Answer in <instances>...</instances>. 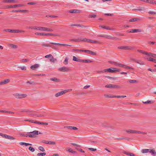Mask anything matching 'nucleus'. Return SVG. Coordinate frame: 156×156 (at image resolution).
<instances>
[{
  "label": "nucleus",
  "mask_w": 156,
  "mask_h": 156,
  "mask_svg": "<svg viewBox=\"0 0 156 156\" xmlns=\"http://www.w3.org/2000/svg\"><path fill=\"white\" fill-rule=\"evenodd\" d=\"M35 34L36 35H41V36H48V35H54L52 34L51 33H39L36 32Z\"/></svg>",
  "instance_id": "8"
},
{
  "label": "nucleus",
  "mask_w": 156,
  "mask_h": 156,
  "mask_svg": "<svg viewBox=\"0 0 156 156\" xmlns=\"http://www.w3.org/2000/svg\"><path fill=\"white\" fill-rule=\"evenodd\" d=\"M100 27L102 28H103V29H106V30H113L112 29L110 28L109 27H108V26L100 25Z\"/></svg>",
  "instance_id": "29"
},
{
  "label": "nucleus",
  "mask_w": 156,
  "mask_h": 156,
  "mask_svg": "<svg viewBox=\"0 0 156 156\" xmlns=\"http://www.w3.org/2000/svg\"><path fill=\"white\" fill-rule=\"evenodd\" d=\"M36 3L34 2H28L27 3V4L28 5H34Z\"/></svg>",
  "instance_id": "61"
},
{
  "label": "nucleus",
  "mask_w": 156,
  "mask_h": 156,
  "mask_svg": "<svg viewBox=\"0 0 156 156\" xmlns=\"http://www.w3.org/2000/svg\"><path fill=\"white\" fill-rule=\"evenodd\" d=\"M28 133H31V134H29V137H30L34 138L36 136V135L38 134V131L35 130L32 132H28Z\"/></svg>",
  "instance_id": "6"
},
{
  "label": "nucleus",
  "mask_w": 156,
  "mask_h": 156,
  "mask_svg": "<svg viewBox=\"0 0 156 156\" xmlns=\"http://www.w3.org/2000/svg\"><path fill=\"white\" fill-rule=\"evenodd\" d=\"M39 149L41 151L44 152L45 151V150L44 149V148L42 147H39Z\"/></svg>",
  "instance_id": "50"
},
{
  "label": "nucleus",
  "mask_w": 156,
  "mask_h": 156,
  "mask_svg": "<svg viewBox=\"0 0 156 156\" xmlns=\"http://www.w3.org/2000/svg\"><path fill=\"white\" fill-rule=\"evenodd\" d=\"M119 64L117 62H114V65L115 66H119Z\"/></svg>",
  "instance_id": "60"
},
{
  "label": "nucleus",
  "mask_w": 156,
  "mask_h": 156,
  "mask_svg": "<svg viewBox=\"0 0 156 156\" xmlns=\"http://www.w3.org/2000/svg\"><path fill=\"white\" fill-rule=\"evenodd\" d=\"M88 149L89 150H90L92 151H95L96 150V149H94V148H88Z\"/></svg>",
  "instance_id": "53"
},
{
  "label": "nucleus",
  "mask_w": 156,
  "mask_h": 156,
  "mask_svg": "<svg viewBox=\"0 0 156 156\" xmlns=\"http://www.w3.org/2000/svg\"><path fill=\"white\" fill-rule=\"evenodd\" d=\"M107 78H109V79H110V78L111 79H112L113 80H116V78H114V77H110V76H108Z\"/></svg>",
  "instance_id": "58"
},
{
  "label": "nucleus",
  "mask_w": 156,
  "mask_h": 156,
  "mask_svg": "<svg viewBox=\"0 0 156 156\" xmlns=\"http://www.w3.org/2000/svg\"><path fill=\"white\" fill-rule=\"evenodd\" d=\"M4 31L11 33H18L20 31L19 30H10V29H7L5 30Z\"/></svg>",
  "instance_id": "11"
},
{
  "label": "nucleus",
  "mask_w": 156,
  "mask_h": 156,
  "mask_svg": "<svg viewBox=\"0 0 156 156\" xmlns=\"http://www.w3.org/2000/svg\"><path fill=\"white\" fill-rule=\"evenodd\" d=\"M96 15L95 14H90L89 17L90 18H95L96 17Z\"/></svg>",
  "instance_id": "46"
},
{
  "label": "nucleus",
  "mask_w": 156,
  "mask_h": 156,
  "mask_svg": "<svg viewBox=\"0 0 156 156\" xmlns=\"http://www.w3.org/2000/svg\"><path fill=\"white\" fill-rule=\"evenodd\" d=\"M2 137L6 139H8L11 140H14L15 139V138L13 136L4 134H3Z\"/></svg>",
  "instance_id": "10"
},
{
  "label": "nucleus",
  "mask_w": 156,
  "mask_h": 156,
  "mask_svg": "<svg viewBox=\"0 0 156 156\" xmlns=\"http://www.w3.org/2000/svg\"><path fill=\"white\" fill-rule=\"evenodd\" d=\"M46 155V153L44 152L43 153H39L37 154V156H43Z\"/></svg>",
  "instance_id": "40"
},
{
  "label": "nucleus",
  "mask_w": 156,
  "mask_h": 156,
  "mask_svg": "<svg viewBox=\"0 0 156 156\" xmlns=\"http://www.w3.org/2000/svg\"><path fill=\"white\" fill-rule=\"evenodd\" d=\"M124 65L120 63L119 66L120 67H123L124 68Z\"/></svg>",
  "instance_id": "62"
},
{
  "label": "nucleus",
  "mask_w": 156,
  "mask_h": 156,
  "mask_svg": "<svg viewBox=\"0 0 156 156\" xmlns=\"http://www.w3.org/2000/svg\"><path fill=\"white\" fill-rule=\"evenodd\" d=\"M73 60L74 61L80 62L81 59H80L78 56H73Z\"/></svg>",
  "instance_id": "19"
},
{
  "label": "nucleus",
  "mask_w": 156,
  "mask_h": 156,
  "mask_svg": "<svg viewBox=\"0 0 156 156\" xmlns=\"http://www.w3.org/2000/svg\"><path fill=\"white\" fill-rule=\"evenodd\" d=\"M9 79H6L0 82V85L4 84L9 83Z\"/></svg>",
  "instance_id": "17"
},
{
  "label": "nucleus",
  "mask_w": 156,
  "mask_h": 156,
  "mask_svg": "<svg viewBox=\"0 0 156 156\" xmlns=\"http://www.w3.org/2000/svg\"><path fill=\"white\" fill-rule=\"evenodd\" d=\"M124 65L120 63L119 66L120 67H123L124 68Z\"/></svg>",
  "instance_id": "63"
},
{
  "label": "nucleus",
  "mask_w": 156,
  "mask_h": 156,
  "mask_svg": "<svg viewBox=\"0 0 156 156\" xmlns=\"http://www.w3.org/2000/svg\"><path fill=\"white\" fill-rule=\"evenodd\" d=\"M13 95L17 98H22L26 97L27 95L24 94L15 93Z\"/></svg>",
  "instance_id": "4"
},
{
  "label": "nucleus",
  "mask_w": 156,
  "mask_h": 156,
  "mask_svg": "<svg viewBox=\"0 0 156 156\" xmlns=\"http://www.w3.org/2000/svg\"><path fill=\"white\" fill-rule=\"evenodd\" d=\"M148 3L156 4V1H152L151 0H149Z\"/></svg>",
  "instance_id": "38"
},
{
  "label": "nucleus",
  "mask_w": 156,
  "mask_h": 156,
  "mask_svg": "<svg viewBox=\"0 0 156 156\" xmlns=\"http://www.w3.org/2000/svg\"><path fill=\"white\" fill-rule=\"evenodd\" d=\"M142 31V30L141 29H134L130 30V31H128V32L129 33H138Z\"/></svg>",
  "instance_id": "12"
},
{
  "label": "nucleus",
  "mask_w": 156,
  "mask_h": 156,
  "mask_svg": "<svg viewBox=\"0 0 156 156\" xmlns=\"http://www.w3.org/2000/svg\"><path fill=\"white\" fill-rule=\"evenodd\" d=\"M50 43L53 44H54V45H59V46H71V45H70L66 44H60L59 43L50 42Z\"/></svg>",
  "instance_id": "18"
},
{
  "label": "nucleus",
  "mask_w": 156,
  "mask_h": 156,
  "mask_svg": "<svg viewBox=\"0 0 156 156\" xmlns=\"http://www.w3.org/2000/svg\"><path fill=\"white\" fill-rule=\"evenodd\" d=\"M50 80H51V81H55L56 82H58L59 81V79H57L55 78H50Z\"/></svg>",
  "instance_id": "37"
},
{
  "label": "nucleus",
  "mask_w": 156,
  "mask_h": 156,
  "mask_svg": "<svg viewBox=\"0 0 156 156\" xmlns=\"http://www.w3.org/2000/svg\"><path fill=\"white\" fill-rule=\"evenodd\" d=\"M105 96L107 98H114L115 96L111 94H106L105 95Z\"/></svg>",
  "instance_id": "36"
},
{
  "label": "nucleus",
  "mask_w": 156,
  "mask_h": 156,
  "mask_svg": "<svg viewBox=\"0 0 156 156\" xmlns=\"http://www.w3.org/2000/svg\"><path fill=\"white\" fill-rule=\"evenodd\" d=\"M56 144V143L54 141H49V144L50 145H55Z\"/></svg>",
  "instance_id": "45"
},
{
  "label": "nucleus",
  "mask_w": 156,
  "mask_h": 156,
  "mask_svg": "<svg viewBox=\"0 0 156 156\" xmlns=\"http://www.w3.org/2000/svg\"><path fill=\"white\" fill-rule=\"evenodd\" d=\"M150 149H143L141 150V152L143 153H147L150 152Z\"/></svg>",
  "instance_id": "31"
},
{
  "label": "nucleus",
  "mask_w": 156,
  "mask_h": 156,
  "mask_svg": "<svg viewBox=\"0 0 156 156\" xmlns=\"http://www.w3.org/2000/svg\"><path fill=\"white\" fill-rule=\"evenodd\" d=\"M147 56L148 57H152L153 58H156V54L148 52L147 55Z\"/></svg>",
  "instance_id": "24"
},
{
  "label": "nucleus",
  "mask_w": 156,
  "mask_h": 156,
  "mask_svg": "<svg viewBox=\"0 0 156 156\" xmlns=\"http://www.w3.org/2000/svg\"><path fill=\"white\" fill-rule=\"evenodd\" d=\"M36 27H35V26H31V27H28V28L29 29L35 30H36Z\"/></svg>",
  "instance_id": "52"
},
{
  "label": "nucleus",
  "mask_w": 156,
  "mask_h": 156,
  "mask_svg": "<svg viewBox=\"0 0 156 156\" xmlns=\"http://www.w3.org/2000/svg\"><path fill=\"white\" fill-rule=\"evenodd\" d=\"M72 90V89H69L68 90H66L63 91H61L60 92H58L57 93H56L55 95V97H57L59 96H61L63 94H64L68 92L71 91Z\"/></svg>",
  "instance_id": "3"
},
{
  "label": "nucleus",
  "mask_w": 156,
  "mask_h": 156,
  "mask_svg": "<svg viewBox=\"0 0 156 156\" xmlns=\"http://www.w3.org/2000/svg\"><path fill=\"white\" fill-rule=\"evenodd\" d=\"M42 31H44L51 32L53 30L49 28L42 27Z\"/></svg>",
  "instance_id": "16"
},
{
  "label": "nucleus",
  "mask_w": 156,
  "mask_h": 156,
  "mask_svg": "<svg viewBox=\"0 0 156 156\" xmlns=\"http://www.w3.org/2000/svg\"><path fill=\"white\" fill-rule=\"evenodd\" d=\"M69 12L70 13H78L80 12L79 10L76 9L70 10Z\"/></svg>",
  "instance_id": "32"
},
{
  "label": "nucleus",
  "mask_w": 156,
  "mask_h": 156,
  "mask_svg": "<svg viewBox=\"0 0 156 156\" xmlns=\"http://www.w3.org/2000/svg\"><path fill=\"white\" fill-rule=\"evenodd\" d=\"M126 97V96H115V98H124Z\"/></svg>",
  "instance_id": "44"
},
{
  "label": "nucleus",
  "mask_w": 156,
  "mask_h": 156,
  "mask_svg": "<svg viewBox=\"0 0 156 156\" xmlns=\"http://www.w3.org/2000/svg\"><path fill=\"white\" fill-rule=\"evenodd\" d=\"M124 68L126 69H133V68H132L129 66H128L127 65H124Z\"/></svg>",
  "instance_id": "42"
},
{
  "label": "nucleus",
  "mask_w": 156,
  "mask_h": 156,
  "mask_svg": "<svg viewBox=\"0 0 156 156\" xmlns=\"http://www.w3.org/2000/svg\"><path fill=\"white\" fill-rule=\"evenodd\" d=\"M35 116H37V117H43L44 116V115L43 114H37V115H34Z\"/></svg>",
  "instance_id": "41"
},
{
  "label": "nucleus",
  "mask_w": 156,
  "mask_h": 156,
  "mask_svg": "<svg viewBox=\"0 0 156 156\" xmlns=\"http://www.w3.org/2000/svg\"><path fill=\"white\" fill-rule=\"evenodd\" d=\"M105 87L107 88H116L118 89L120 88L121 86L116 85H113L112 84H109L105 86Z\"/></svg>",
  "instance_id": "5"
},
{
  "label": "nucleus",
  "mask_w": 156,
  "mask_h": 156,
  "mask_svg": "<svg viewBox=\"0 0 156 156\" xmlns=\"http://www.w3.org/2000/svg\"><path fill=\"white\" fill-rule=\"evenodd\" d=\"M126 132L128 133H142L141 132H140L139 131H136L132 130H126Z\"/></svg>",
  "instance_id": "15"
},
{
  "label": "nucleus",
  "mask_w": 156,
  "mask_h": 156,
  "mask_svg": "<svg viewBox=\"0 0 156 156\" xmlns=\"http://www.w3.org/2000/svg\"><path fill=\"white\" fill-rule=\"evenodd\" d=\"M148 70L151 71V72H154L156 71L155 70H152L150 68V69H148Z\"/></svg>",
  "instance_id": "59"
},
{
  "label": "nucleus",
  "mask_w": 156,
  "mask_h": 156,
  "mask_svg": "<svg viewBox=\"0 0 156 156\" xmlns=\"http://www.w3.org/2000/svg\"><path fill=\"white\" fill-rule=\"evenodd\" d=\"M134 61L136 62L139 64L140 65H145L144 63L143 62L140 60L138 59H135L134 60Z\"/></svg>",
  "instance_id": "21"
},
{
  "label": "nucleus",
  "mask_w": 156,
  "mask_h": 156,
  "mask_svg": "<svg viewBox=\"0 0 156 156\" xmlns=\"http://www.w3.org/2000/svg\"><path fill=\"white\" fill-rule=\"evenodd\" d=\"M13 12H22V13H26L28 12V11L26 10H16L15 11H13Z\"/></svg>",
  "instance_id": "25"
},
{
  "label": "nucleus",
  "mask_w": 156,
  "mask_h": 156,
  "mask_svg": "<svg viewBox=\"0 0 156 156\" xmlns=\"http://www.w3.org/2000/svg\"><path fill=\"white\" fill-rule=\"evenodd\" d=\"M43 143L44 144H49V141L44 140L43 141Z\"/></svg>",
  "instance_id": "54"
},
{
  "label": "nucleus",
  "mask_w": 156,
  "mask_h": 156,
  "mask_svg": "<svg viewBox=\"0 0 156 156\" xmlns=\"http://www.w3.org/2000/svg\"><path fill=\"white\" fill-rule=\"evenodd\" d=\"M67 150V151H68L69 152H71V153H76V152L75 151H74L72 150H71L70 149H69L68 150Z\"/></svg>",
  "instance_id": "49"
},
{
  "label": "nucleus",
  "mask_w": 156,
  "mask_h": 156,
  "mask_svg": "<svg viewBox=\"0 0 156 156\" xmlns=\"http://www.w3.org/2000/svg\"><path fill=\"white\" fill-rule=\"evenodd\" d=\"M129 155H130L131 156H135V155L132 153H129Z\"/></svg>",
  "instance_id": "64"
},
{
  "label": "nucleus",
  "mask_w": 156,
  "mask_h": 156,
  "mask_svg": "<svg viewBox=\"0 0 156 156\" xmlns=\"http://www.w3.org/2000/svg\"><path fill=\"white\" fill-rule=\"evenodd\" d=\"M25 121H29L30 122H32V123H34V121L33 120H29V119H26L25 120Z\"/></svg>",
  "instance_id": "57"
},
{
  "label": "nucleus",
  "mask_w": 156,
  "mask_h": 156,
  "mask_svg": "<svg viewBox=\"0 0 156 156\" xmlns=\"http://www.w3.org/2000/svg\"><path fill=\"white\" fill-rule=\"evenodd\" d=\"M19 68L21 69L22 70H25L26 69V68L25 66H23L21 67H19Z\"/></svg>",
  "instance_id": "51"
},
{
  "label": "nucleus",
  "mask_w": 156,
  "mask_h": 156,
  "mask_svg": "<svg viewBox=\"0 0 156 156\" xmlns=\"http://www.w3.org/2000/svg\"><path fill=\"white\" fill-rule=\"evenodd\" d=\"M69 58L67 57H66L63 63L65 65H67L68 64V61Z\"/></svg>",
  "instance_id": "35"
},
{
  "label": "nucleus",
  "mask_w": 156,
  "mask_h": 156,
  "mask_svg": "<svg viewBox=\"0 0 156 156\" xmlns=\"http://www.w3.org/2000/svg\"><path fill=\"white\" fill-rule=\"evenodd\" d=\"M24 5L23 4H19L17 5H11L8 6V8H17L21 6H23Z\"/></svg>",
  "instance_id": "20"
},
{
  "label": "nucleus",
  "mask_w": 156,
  "mask_h": 156,
  "mask_svg": "<svg viewBox=\"0 0 156 156\" xmlns=\"http://www.w3.org/2000/svg\"><path fill=\"white\" fill-rule=\"evenodd\" d=\"M29 149L30 151H31L32 152H34L35 150L34 149L31 147H30L29 148Z\"/></svg>",
  "instance_id": "48"
},
{
  "label": "nucleus",
  "mask_w": 156,
  "mask_h": 156,
  "mask_svg": "<svg viewBox=\"0 0 156 156\" xmlns=\"http://www.w3.org/2000/svg\"><path fill=\"white\" fill-rule=\"evenodd\" d=\"M98 37H105L108 38H112V37L110 36H108L104 35H98Z\"/></svg>",
  "instance_id": "30"
},
{
  "label": "nucleus",
  "mask_w": 156,
  "mask_h": 156,
  "mask_svg": "<svg viewBox=\"0 0 156 156\" xmlns=\"http://www.w3.org/2000/svg\"><path fill=\"white\" fill-rule=\"evenodd\" d=\"M92 62V61L90 59H85V60H83L81 59V62H84V63H91Z\"/></svg>",
  "instance_id": "27"
},
{
  "label": "nucleus",
  "mask_w": 156,
  "mask_h": 156,
  "mask_svg": "<svg viewBox=\"0 0 156 156\" xmlns=\"http://www.w3.org/2000/svg\"><path fill=\"white\" fill-rule=\"evenodd\" d=\"M140 20V19L138 18H134L130 19L129 20V22H133L135 21H138Z\"/></svg>",
  "instance_id": "22"
},
{
  "label": "nucleus",
  "mask_w": 156,
  "mask_h": 156,
  "mask_svg": "<svg viewBox=\"0 0 156 156\" xmlns=\"http://www.w3.org/2000/svg\"><path fill=\"white\" fill-rule=\"evenodd\" d=\"M137 51L138 52H139V53H142L143 54H145L146 55V56L147 55L148 52H146L143 50H137Z\"/></svg>",
  "instance_id": "33"
},
{
  "label": "nucleus",
  "mask_w": 156,
  "mask_h": 156,
  "mask_svg": "<svg viewBox=\"0 0 156 156\" xmlns=\"http://www.w3.org/2000/svg\"><path fill=\"white\" fill-rule=\"evenodd\" d=\"M149 14H153V15H155L156 14V12H155L154 11H150L149 12Z\"/></svg>",
  "instance_id": "55"
},
{
  "label": "nucleus",
  "mask_w": 156,
  "mask_h": 156,
  "mask_svg": "<svg viewBox=\"0 0 156 156\" xmlns=\"http://www.w3.org/2000/svg\"><path fill=\"white\" fill-rule=\"evenodd\" d=\"M4 2L6 3H14L16 2L14 0H6L4 1Z\"/></svg>",
  "instance_id": "34"
},
{
  "label": "nucleus",
  "mask_w": 156,
  "mask_h": 156,
  "mask_svg": "<svg viewBox=\"0 0 156 156\" xmlns=\"http://www.w3.org/2000/svg\"><path fill=\"white\" fill-rule=\"evenodd\" d=\"M120 48L122 49H129V48L128 47H120Z\"/></svg>",
  "instance_id": "56"
},
{
  "label": "nucleus",
  "mask_w": 156,
  "mask_h": 156,
  "mask_svg": "<svg viewBox=\"0 0 156 156\" xmlns=\"http://www.w3.org/2000/svg\"><path fill=\"white\" fill-rule=\"evenodd\" d=\"M82 41L87 42H90L92 43H98L99 42L96 41H93L91 40L87 39L86 38H83L80 40Z\"/></svg>",
  "instance_id": "7"
},
{
  "label": "nucleus",
  "mask_w": 156,
  "mask_h": 156,
  "mask_svg": "<svg viewBox=\"0 0 156 156\" xmlns=\"http://www.w3.org/2000/svg\"><path fill=\"white\" fill-rule=\"evenodd\" d=\"M128 82L129 83H137L138 81L137 80H128Z\"/></svg>",
  "instance_id": "23"
},
{
  "label": "nucleus",
  "mask_w": 156,
  "mask_h": 156,
  "mask_svg": "<svg viewBox=\"0 0 156 156\" xmlns=\"http://www.w3.org/2000/svg\"><path fill=\"white\" fill-rule=\"evenodd\" d=\"M154 156H156V151L153 149H151L150 152Z\"/></svg>",
  "instance_id": "26"
},
{
  "label": "nucleus",
  "mask_w": 156,
  "mask_h": 156,
  "mask_svg": "<svg viewBox=\"0 0 156 156\" xmlns=\"http://www.w3.org/2000/svg\"><path fill=\"white\" fill-rule=\"evenodd\" d=\"M152 101H143V103L144 104H151V103Z\"/></svg>",
  "instance_id": "47"
},
{
  "label": "nucleus",
  "mask_w": 156,
  "mask_h": 156,
  "mask_svg": "<svg viewBox=\"0 0 156 156\" xmlns=\"http://www.w3.org/2000/svg\"><path fill=\"white\" fill-rule=\"evenodd\" d=\"M144 58L148 61H152L156 63V59H154L151 57H148L147 56H145Z\"/></svg>",
  "instance_id": "14"
},
{
  "label": "nucleus",
  "mask_w": 156,
  "mask_h": 156,
  "mask_svg": "<svg viewBox=\"0 0 156 156\" xmlns=\"http://www.w3.org/2000/svg\"><path fill=\"white\" fill-rule=\"evenodd\" d=\"M40 66V65L39 64H37L34 65H32L31 66L30 68L32 70H36Z\"/></svg>",
  "instance_id": "13"
},
{
  "label": "nucleus",
  "mask_w": 156,
  "mask_h": 156,
  "mask_svg": "<svg viewBox=\"0 0 156 156\" xmlns=\"http://www.w3.org/2000/svg\"><path fill=\"white\" fill-rule=\"evenodd\" d=\"M74 52H79V51H82L83 52H85L87 53H89L91 55H96V53L95 52H94L92 51L89 50H81V49H73L72 50Z\"/></svg>",
  "instance_id": "2"
},
{
  "label": "nucleus",
  "mask_w": 156,
  "mask_h": 156,
  "mask_svg": "<svg viewBox=\"0 0 156 156\" xmlns=\"http://www.w3.org/2000/svg\"><path fill=\"white\" fill-rule=\"evenodd\" d=\"M59 70L62 72H67L69 71L70 69L68 67L63 66L59 68Z\"/></svg>",
  "instance_id": "9"
},
{
  "label": "nucleus",
  "mask_w": 156,
  "mask_h": 156,
  "mask_svg": "<svg viewBox=\"0 0 156 156\" xmlns=\"http://www.w3.org/2000/svg\"><path fill=\"white\" fill-rule=\"evenodd\" d=\"M121 70L117 68H110L108 69H104L102 71H101L102 73H117L119 72Z\"/></svg>",
  "instance_id": "1"
},
{
  "label": "nucleus",
  "mask_w": 156,
  "mask_h": 156,
  "mask_svg": "<svg viewBox=\"0 0 156 156\" xmlns=\"http://www.w3.org/2000/svg\"><path fill=\"white\" fill-rule=\"evenodd\" d=\"M42 27H36L35 30L42 31Z\"/></svg>",
  "instance_id": "43"
},
{
  "label": "nucleus",
  "mask_w": 156,
  "mask_h": 156,
  "mask_svg": "<svg viewBox=\"0 0 156 156\" xmlns=\"http://www.w3.org/2000/svg\"><path fill=\"white\" fill-rule=\"evenodd\" d=\"M67 128L70 129L77 130L78 129L76 127L72 126H67L65 127Z\"/></svg>",
  "instance_id": "28"
},
{
  "label": "nucleus",
  "mask_w": 156,
  "mask_h": 156,
  "mask_svg": "<svg viewBox=\"0 0 156 156\" xmlns=\"http://www.w3.org/2000/svg\"><path fill=\"white\" fill-rule=\"evenodd\" d=\"M9 45L10 47L12 48H17V46L16 45L13 44H10Z\"/></svg>",
  "instance_id": "39"
}]
</instances>
